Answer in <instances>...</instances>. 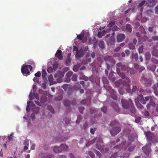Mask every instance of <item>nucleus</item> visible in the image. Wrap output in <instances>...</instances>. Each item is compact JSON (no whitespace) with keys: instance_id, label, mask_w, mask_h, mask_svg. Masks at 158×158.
<instances>
[{"instance_id":"nucleus-1","label":"nucleus","mask_w":158,"mask_h":158,"mask_svg":"<svg viewBox=\"0 0 158 158\" xmlns=\"http://www.w3.org/2000/svg\"><path fill=\"white\" fill-rule=\"evenodd\" d=\"M119 75L124 79L122 81L123 84L124 86L127 88V89H126L127 92L129 93L130 92L131 89H129L131 84L130 79L127 77H126L125 74L123 73H121L119 74Z\"/></svg>"},{"instance_id":"nucleus-2","label":"nucleus","mask_w":158,"mask_h":158,"mask_svg":"<svg viewBox=\"0 0 158 158\" xmlns=\"http://www.w3.org/2000/svg\"><path fill=\"white\" fill-rule=\"evenodd\" d=\"M118 123L115 120L112 121L110 123V126L113 127L110 130V132L111 135L114 136L117 134L121 131V128L119 127H116Z\"/></svg>"},{"instance_id":"nucleus-3","label":"nucleus","mask_w":158,"mask_h":158,"mask_svg":"<svg viewBox=\"0 0 158 158\" xmlns=\"http://www.w3.org/2000/svg\"><path fill=\"white\" fill-rule=\"evenodd\" d=\"M68 150V146L65 144H62L60 147H55L53 148V151L56 153L61 152L63 150L66 152Z\"/></svg>"},{"instance_id":"nucleus-4","label":"nucleus","mask_w":158,"mask_h":158,"mask_svg":"<svg viewBox=\"0 0 158 158\" xmlns=\"http://www.w3.org/2000/svg\"><path fill=\"white\" fill-rule=\"evenodd\" d=\"M121 102L122 106L125 109H129L130 106L132 105L133 103L131 99H123L121 100Z\"/></svg>"},{"instance_id":"nucleus-5","label":"nucleus","mask_w":158,"mask_h":158,"mask_svg":"<svg viewBox=\"0 0 158 158\" xmlns=\"http://www.w3.org/2000/svg\"><path fill=\"white\" fill-rule=\"evenodd\" d=\"M29 69L30 71H31L32 69L31 66L30 65H23L22 67L21 72L24 76H27L30 74V72L29 70Z\"/></svg>"},{"instance_id":"nucleus-6","label":"nucleus","mask_w":158,"mask_h":158,"mask_svg":"<svg viewBox=\"0 0 158 158\" xmlns=\"http://www.w3.org/2000/svg\"><path fill=\"white\" fill-rule=\"evenodd\" d=\"M140 81H141L145 82L144 85L146 87H149L152 85V80L149 78H147L145 77L144 75H143L141 77Z\"/></svg>"},{"instance_id":"nucleus-7","label":"nucleus","mask_w":158,"mask_h":158,"mask_svg":"<svg viewBox=\"0 0 158 158\" xmlns=\"http://www.w3.org/2000/svg\"><path fill=\"white\" fill-rule=\"evenodd\" d=\"M88 46H85L81 48L77 52L75 56L76 58H79L82 57L88 50Z\"/></svg>"},{"instance_id":"nucleus-8","label":"nucleus","mask_w":158,"mask_h":158,"mask_svg":"<svg viewBox=\"0 0 158 158\" xmlns=\"http://www.w3.org/2000/svg\"><path fill=\"white\" fill-rule=\"evenodd\" d=\"M104 59L106 63L110 64L112 66L115 64V60L111 56H106L104 57Z\"/></svg>"},{"instance_id":"nucleus-9","label":"nucleus","mask_w":158,"mask_h":158,"mask_svg":"<svg viewBox=\"0 0 158 158\" xmlns=\"http://www.w3.org/2000/svg\"><path fill=\"white\" fill-rule=\"evenodd\" d=\"M142 150L146 156H148L150 152V146L148 145H146L142 147Z\"/></svg>"},{"instance_id":"nucleus-10","label":"nucleus","mask_w":158,"mask_h":158,"mask_svg":"<svg viewBox=\"0 0 158 158\" xmlns=\"http://www.w3.org/2000/svg\"><path fill=\"white\" fill-rule=\"evenodd\" d=\"M62 87L64 89L65 91H67V92L69 94H70L72 93V89L68 84H66L62 85Z\"/></svg>"},{"instance_id":"nucleus-11","label":"nucleus","mask_w":158,"mask_h":158,"mask_svg":"<svg viewBox=\"0 0 158 158\" xmlns=\"http://www.w3.org/2000/svg\"><path fill=\"white\" fill-rule=\"evenodd\" d=\"M126 36L124 34H119L117 35V41L121 42L125 38Z\"/></svg>"},{"instance_id":"nucleus-12","label":"nucleus","mask_w":158,"mask_h":158,"mask_svg":"<svg viewBox=\"0 0 158 158\" xmlns=\"http://www.w3.org/2000/svg\"><path fill=\"white\" fill-rule=\"evenodd\" d=\"M55 56L57 57L59 60H61L63 59V57L62 55V51L59 49L56 52Z\"/></svg>"},{"instance_id":"nucleus-13","label":"nucleus","mask_w":158,"mask_h":158,"mask_svg":"<svg viewBox=\"0 0 158 158\" xmlns=\"http://www.w3.org/2000/svg\"><path fill=\"white\" fill-rule=\"evenodd\" d=\"M115 42V40L114 38L113 37H110L108 39L107 41V44L108 45L111 46L114 45Z\"/></svg>"},{"instance_id":"nucleus-14","label":"nucleus","mask_w":158,"mask_h":158,"mask_svg":"<svg viewBox=\"0 0 158 158\" xmlns=\"http://www.w3.org/2000/svg\"><path fill=\"white\" fill-rule=\"evenodd\" d=\"M146 4L148 6H153L156 4V1L155 0H148L147 1Z\"/></svg>"},{"instance_id":"nucleus-15","label":"nucleus","mask_w":158,"mask_h":158,"mask_svg":"<svg viewBox=\"0 0 158 158\" xmlns=\"http://www.w3.org/2000/svg\"><path fill=\"white\" fill-rule=\"evenodd\" d=\"M138 99L143 104H145L146 102L144 101L143 95L141 94L139 95L137 97Z\"/></svg>"},{"instance_id":"nucleus-16","label":"nucleus","mask_w":158,"mask_h":158,"mask_svg":"<svg viewBox=\"0 0 158 158\" xmlns=\"http://www.w3.org/2000/svg\"><path fill=\"white\" fill-rule=\"evenodd\" d=\"M116 94L117 92L114 91H113L111 94V98L114 100H116L118 98Z\"/></svg>"},{"instance_id":"nucleus-17","label":"nucleus","mask_w":158,"mask_h":158,"mask_svg":"<svg viewBox=\"0 0 158 158\" xmlns=\"http://www.w3.org/2000/svg\"><path fill=\"white\" fill-rule=\"evenodd\" d=\"M127 72H129L130 74L131 75H134L136 73V70L129 68L127 69Z\"/></svg>"},{"instance_id":"nucleus-18","label":"nucleus","mask_w":158,"mask_h":158,"mask_svg":"<svg viewBox=\"0 0 158 158\" xmlns=\"http://www.w3.org/2000/svg\"><path fill=\"white\" fill-rule=\"evenodd\" d=\"M129 109H130V112L131 114H133L135 113V109L134 106L133 105V103L132 104V105L130 106Z\"/></svg>"},{"instance_id":"nucleus-19","label":"nucleus","mask_w":158,"mask_h":158,"mask_svg":"<svg viewBox=\"0 0 158 158\" xmlns=\"http://www.w3.org/2000/svg\"><path fill=\"white\" fill-rule=\"evenodd\" d=\"M96 146L98 149L100 151L102 152H103V150L104 147L103 145L97 144H96Z\"/></svg>"},{"instance_id":"nucleus-20","label":"nucleus","mask_w":158,"mask_h":158,"mask_svg":"<svg viewBox=\"0 0 158 158\" xmlns=\"http://www.w3.org/2000/svg\"><path fill=\"white\" fill-rule=\"evenodd\" d=\"M132 58L133 60L136 61L138 58V55L137 53H133L132 55Z\"/></svg>"},{"instance_id":"nucleus-21","label":"nucleus","mask_w":158,"mask_h":158,"mask_svg":"<svg viewBox=\"0 0 158 158\" xmlns=\"http://www.w3.org/2000/svg\"><path fill=\"white\" fill-rule=\"evenodd\" d=\"M126 29L128 32L131 33L132 31V27L131 24H127L126 26Z\"/></svg>"},{"instance_id":"nucleus-22","label":"nucleus","mask_w":158,"mask_h":158,"mask_svg":"<svg viewBox=\"0 0 158 158\" xmlns=\"http://www.w3.org/2000/svg\"><path fill=\"white\" fill-rule=\"evenodd\" d=\"M98 46L101 49H103L105 47L104 42L103 41L101 40L98 43Z\"/></svg>"},{"instance_id":"nucleus-23","label":"nucleus","mask_w":158,"mask_h":158,"mask_svg":"<svg viewBox=\"0 0 158 158\" xmlns=\"http://www.w3.org/2000/svg\"><path fill=\"white\" fill-rule=\"evenodd\" d=\"M122 156H119L117 153H114L110 158H122Z\"/></svg>"},{"instance_id":"nucleus-24","label":"nucleus","mask_w":158,"mask_h":158,"mask_svg":"<svg viewBox=\"0 0 158 158\" xmlns=\"http://www.w3.org/2000/svg\"><path fill=\"white\" fill-rule=\"evenodd\" d=\"M154 27H150L148 28V31L151 33L153 32L154 34L155 35L156 34V31L155 30L154 31Z\"/></svg>"},{"instance_id":"nucleus-25","label":"nucleus","mask_w":158,"mask_h":158,"mask_svg":"<svg viewBox=\"0 0 158 158\" xmlns=\"http://www.w3.org/2000/svg\"><path fill=\"white\" fill-rule=\"evenodd\" d=\"M145 56L147 60H149L151 58V56L150 53L148 52H146L145 54Z\"/></svg>"},{"instance_id":"nucleus-26","label":"nucleus","mask_w":158,"mask_h":158,"mask_svg":"<svg viewBox=\"0 0 158 158\" xmlns=\"http://www.w3.org/2000/svg\"><path fill=\"white\" fill-rule=\"evenodd\" d=\"M128 139L129 141L131 143H132L134 141V138L132 135H130L128 136Z\"/></svg>"},{"instance_id":"nucleus-27","label":"nucleus","mask_w":158,"mask_h":158,"mask_svg":"<svg viewBox=\"0 0 158 158\" xmlns=\"http://www.w3.org/2000/svg\"><path fill=\"white\" fill-rule=\"evenodd\" d=\"M139 29L142 34H146V31L142 26H140L139 27Z\"/></svg>"},{"instance_id":"nucleus-28","label":"nucleus","mask_w":158,"mask_h":158,"mask_svg":"<svg viewBox=\"0 0 158 158\" xmlns=\"http://www.w3.org/2000/svg\"><path fill=\"white\" fill-rule=\"evenodd\" d=\"M64 106L66 107H68L70 106V103L69 101L66 100L64 101Z\"/></svg>"},{"instance_id":"nucleus-29","label":"nucleus","mask_w":158,"mask_h":158,"mask_svg":"<svg viewBox=\"0 0 158 158\" xmlns=\"http://www.w3.org/2000/svg\"><path fill=\"white\" fill-rule=\"evenodd\" d=\"M40 156L41 158H48V154L47 153H41Z\"/></svg>"},{"instance_id":"nucleus-30","label":"nucleus","mask_w":158,"mask_h":158,"mask_svg":"<svg viewBox=\"0 0 158 158\" xmlns=\"http://www.w3.org/2000/svg\"><path fill=\"white\" fill-rule=\"evenodd\" d=\"M128 47L130 49H134L135 48L134 44H133L132 43H130L128 44Z\"/></svg>"},{"instance_id":"nucleus-31","label":"nucleus","mask_w":158,"mask_h":158,"mask_svg":"<svg viewBox=\"0 0 158 158\" xmlns=\"http://www.w3.org/2000/svg\"><path fill=\"white\" fill-rule=\"evenodd\" d=\"M47 101L46 97L45 96H43L40 99V102L42 103L46 102Z\"/></svg>"},{"instance_id":"nucleus-32","label":"nucleus","mask_w":158,"mask_h":158,"mask_svg":"<svg viewBox=\"0 0 158 158\" xmlns=\"http://www.w3.org/2000/svg\"><path fill=\"white\" fill-rule=\"evenodd\" d=\"M77 75L76 74H73L72 75L71 79L72 81H76L77 80Z\"/></svg>"},{"instance_id":"nucleus-33","label":"nucleus","mask_w":158,"mask_h":158,"mask_svg":"<svg viewBox=\"0 0 158 158\" xmlns=\"http://www.w3.org/2000/svg\"><path fill=\"white\" fill-rule=\"evenodd\" d=\"M48 109L53 114H54L55 113V111L51 106H48Z\"/></svg>"},{"instance_id":"nucleus-34","label":"nucleus","mask_w":158,"mask_h":158,"mask_svg":"<svg viewBox=\"0 0 158 158\" xmlns=\"http://www.w3.org/2000/svg\"><path fill=\"white\" fill-rule=\"evenodd\" d=\"M46 75H47V73L46 72V71L44 69H42V77L43 78V79H44V78H45Z\"/></svg>"},{"instance_id":"nucleus-35","label":"nucleus","mask_w":158,"mask_h":158,"mask_svg":"<svg viewBox=\"0 0 158 158\" xmlns=\"http://www.w3.org/2000/svg\"><path fill=\"white\" fill-rule=\"evenodd\" d=\"M31 102V101H28L27 102L26 108V110L27 112H29L30 111V103Z\"/></svg>"},{"instance_id":"nucleus-36","label":"nucleus","mask_w":158,"mask_h":158,"mask_svg":"<svg viewBox=\"0 0 158 158\" xmlns=\"http://www.w3.org/2000/svg\"><path fill=\"white\" fill-rule=\"evenodd\" d=\"M77 37L79 40H81L83 39L84 35L83 34L77 35Z\"/></svg>"},{"instance_id":"nucleus-37","label":"nucleus","mask_w":158,"mask_h":158,"mask_svg":"<svg viewBox=\"0 0 158 158\" xmlns=\"http://www.w3.org/2000/svg\"><path fill=\"white\" fill-rule=\"evenodd\" d=\"M143 45H141L139 46L138 49L139 53H142L143 52Z\"/></svg>"},{"instance_id":"nucleus-38","label":"nucleus","mask_w":158,"mask_h":158,"mask_svg":"<svg viewBox=\"0 0 158 158\" xmlns=\"http://www.w3.org/2000/svg\"><path fill=\"white\" fill-rule=\"evenodd\" d=\"M152 54L155 56H158V50H155L153 51Z\"/></svg>"},{"instance_id":"nucleus-39","label":"nucleus","mask_w":158,"mask_h":158,"mask_svg":"<svg viewBox=\"0 0 158 158\" xmlns=\"http://www.w3.org/2000/svg\"><path fill=\"white\" fill-rule=\"evenodd\" d=\"M35 98V94H32L31 93H30L29 96V99L30 100H32Z\"/></svg>"},{"instance_id":"nucleus-40","label":"nucleus","mask_w":158,"mask_h":158,"mask_svg":"<svg viewBox=\"0 0 158 158\" xmlns=\"http://www.w3.org/2000/svg\"><path fill=\"white\" fill-rule=\"evenodd\" d=\"M128 68H129V67H126V66L124 64H123L121 67V70L123 71H125L126 70H127V69Z\"/></svg>"},{"instance_id":"nucleus-41","label":"nucleus","mask_w":158,"mask_h":158,"mask_svg":"<svg viewBox=\"0 0 158 158\" xmlns=\"http://www.w3.org/2000/svg\"><path fill=\"white\" fill-rule=\"evenodd\" d=\"M96 131V128H91L90 129V132L91 134L93 135Z\"/></svg>"},{"instance_id":"nucleus-42","label":"nucleus","mask_w":158,"mask_h":158,"mask_svg":"<svg viewBox=\"0 0 158 158\" xmlns=\"http://www.w3.org/2000/svg\"><path fill=\"white\" fill-rule=\"evenodd\" d=\"M88 126V124L87 122H85L83 125L82 128L84 130H85L87 129Z\"/></svg>"},{"instance_id":"nucleus-43","label":"nucleus","mask_w":158,"mask_h":158,"mask_svg":"<svg viewBox=\"0 0 158 158\" xmlns=\"http://www.w3.org/2000/svg\"><path fill=\"white\" fill-rule=\"evenodd\" d=\"M13 135V133H12L10 135H9L8 137V141H10L12 139V136Z\"/></svg>"},{"instance_id":"nucleus-44","label":"nucleus","mask_w":158,"mask_h":158,"mask_svg":"<svg viewBox=\"0 0 158 158\" xmlns=\"http://www.w3.org/2000/svg\"><path fill=\"white\" fill-rule=\"evenodd\" d=\"M64 120L65 123L67 124H68L70 122V118H66L64 119Z\"/></svg>"},{"instance_id":"nucleus-45","label":"nucleus","mask_w":158,"mask_h":158,"mask_svg":"<svg viewBox=\"0 0 158 158\" xmlns=\"http://www.w3.org/2000/svg\"><path fill=\"white\" fill-rule=\"evenodd\" d=\"M114 25H115V23L114 22H110L109 23L108 26L109 27H111L114 26Z\"/></svg>"},{"instance_id":"nucleus-46","label":"nucleus","mask_w":158,"mask_h":158,"mask_svg":"<svg viewBox=\"0 0 158 158\" xmlns=\"http://www.w3.org/2000/svg\"><path fill=\"white\" fill-rule=\"evenodd\" d=\"M88 154L92 158H94V157L95 155L92 152L89 151L88 152Z\"/></svg>"},{"instance_id":"nucleus-47","label":"nucleus","mask_w":158,"mask_h":158,"mask_svg":"<svg viewBox=\"0 0 158 158\" xmlns=\"http://www.w3.org/2000/svg\"><path fill=\"white\" fill-rule=\"evenodd\" d=\"M118 28L116 26H114L112 28V30L113 31H117L118 30Z\"/></svg>"},{"instance_id":"nucleus-48","label":"nucleus","mask_w":158,"mask_h":158,"mask_svg":"<svg viewBox=\"0 0 158 158\" xmlns=\"http://www.w3.org/2000/svg\"><path fill=\"white\" fill-rule=\"evenodd\" d=\"M53 69L51 67H49L47 69V71L49 73H51L53 70Z\"/></svg>"},{"instance_id":"nucleus-49","label":"nucleus","mask_w":158,"mask_h":158,"mask_svg":"<svg viewBox=\"0 0 158 158\" xmlns=\"http://www.w3.org/2000/svg\"><path fill=\"white\" fill-rule=\"evenodd\" d=\"M101 110L102 111L105 113L107 111L106 107L105 106H103L101 108Z\"/></svg>"},{"instance_id":"nucleus-50","label":"nucleus","mask_w":158,"mask_h":158,"mask_svg":"<svg viewBox=\"0 0 158 158\" xmlns=\"http://www.w3.org/2000/svg\"><path fill=\"white\" fill-rule=\"evenodd\" d=\"M58 64H54L53 65V69L54 71L56 70L58 67Z\"/></svg>"},{"instance_id":"nucleus-51","label":"nucleus","mask_w":158,"mask_h":158,"mask_svg":"<svg viewBox=\"0 0 158 158\" xmlns=\"http://www.w3.org/2000/svg\"><path fill=\"white\" fill-rule=\"evenodd\" d=\"M29 143V141L28 139H26L25 140L24 143V145L28 146Z\"/></svg>"},{"instance_id":"nucleus-52","label":"nucleus","mask_w":158,"mask_h":158,"mask_svg":"<svg viewBox=\"0 0 158 158\" xmlns=\"http://www.w3.org/2000/svg\"><path fill=\"white\" fill-rule=\"evenodd\" d=\"M79 110L81 113H82L84 108L82 106H80L78 108Z\"/></svg>"},{"instance_id":"nucleus-53","label":"nucleus","mask_w":158,"mask_h":158,"mask_svg":"<svg viewBox=\"0 0 158 158\" xmlns=\"http://www.w3.org/2000/svg\"><path fill=\"white\" fill-rule=\"evenodd\" d=\"M146 2L145 0H143L139 4V7H141L143 6Z\"/></svg>"},{"instance_id":"nucleus-54","label":"nucleus","mask_w":158,"mask_h":158,"mask_svg":"<svg viewBox=\"0 0 158 158\" xmlns=\"http://www.w3.org/2000/svg\"><path fill=\"white\" fill-rule=\"evenodd\" d=\"M134 67L135 68L137 69H139L140 67L139 65L137 64H134Z\"/></svg>"},{"instance_id":"nucleus-55","label":"nucleus","mask_w":158,"mask_h":158,"mask_svg":"<svg viewBox=\"0 0 158 158\" xmlns=\"http://www.w3.org/2000/svg\"><path fill=\"white\" fill-rule=\"evenodd\" d=\"M73 70L75 72H77L78 70V67L77 65H75L73 67Z\"/></svg>"},{"instance_id":"nucleus-56","label":"nucleus","mask_w":158,"mask_h":158,"mask_svg":"<svg viewBox=\"0 0 158 158\" xmlns=\"http://www.w3.org/2000/svg\"><path fill=\"white\" fill-rule=\"evenodd\" d=\"M73 73L72 72H69L66 74V76L70 78V76L72 75Z\"/></svg>"},{"instance_id":"nucleus-57","label":"nucleus","mask_w":158,"mask_h":158,"mask_svg":"<svg viewBox=\"0 0 158 158\" xmlns=\"http://www.w3.org/2000/svg\"><path fill=\"white\" fill-rule=\"evenodd\" d=\"M145 69V68L143 66H141L139 69V72H141Z\"/></svg>"},{"instance_id":"nucleus-58","label":"nucleus","mask_w":158,"mask_h":158,"mask_svg":"<svg viewBox=\"0 0 158 158\" xmlns=\"http://www.w3.org/2000/svg\"><path fill=\"white\" fill-rule=\"evenodd\" d=\"M141 119V118L140 117L136 118L135 119V122L137 123H139L140 122Z\"/></svg>"},{"instance_id":"nucleus-59","label":"nucleus","mask_w":158,"mask_h":158,"mask_svg":"<svg viewBox=\"0 0 158 158\" xmlns=\"http://www.w3.org/2000/svg\"><path fill=\"white\" fill-rule=\"evenodd\" d=\"M41 75V73L40 72L38 71L35 74V76L36 77H40Z\"/></svg>"},{"instance_id":"nucleus-60","label":"nucleus","mask_w":158,"mask_h":158,"mask_svg":"<svg viewBox=\"0 0 158 158\" xmlns=\"http://www.w3.org/2000/svg\"><path fill=\"white\" fill-rule=\"evenodd\" d=\"M95 153L99 157L101 156V154L99 151L96 150Z\"/></svg>"},{"instance_id":"nucleus-61","label":"nucleus","mask_w":158,"mask_h":158,"mask_svg":"<svg viewBox=\"0 0 158 158\" xmlns=\"http://www.w3.org/2000/svg\"><path fill=\"white\" fill-rule=\"evenodd\" d=\"M123 65L121 62H119L116 64V67H121Z\"/></svg>"},{"instance_id":"nucleus-62","label":"nucleus","mask_w":158,"mask_h":158,"mask_svg":"<svg viewBox=\"0 0 158 158\" xmlns=\"http://www.w3.org/2000/svg\"><path fill=\"white\" fill-rule=\"evenodd\" d=\"M136 106L138 108H139L140 109H142L143 108V106L140 104V103H139L138 104H136Z\"/></svg>"},{"instance_id":"nucleus-63","label":"nucleus","mask_w":158,"mask_h":158,"mask_svg":"<svg viewBox=\"0 0 158 158\" xmlns=\"http://www.w3.org/2000/svg\"><path fill=\"white\" fill-rule=\"evenodd\" d=\"M156 89H154V92L155 94L156 95H158V87L156 88Z\"/></svg>"},{"instance_id":"nucleus-64","label":"nucleus","mask_w":158,"mask_h":158,"mask_svg":"<svg viewBox=\"0 0 158 158\" xmlns=\"http://www.w3.org/2000/svg\"><path fill=\"white\" fill-rule=\"evenodd\" d=\"M58 158H66L65 155H60L58 156Z\"/></svg>"}]
</instances>
